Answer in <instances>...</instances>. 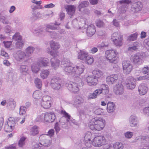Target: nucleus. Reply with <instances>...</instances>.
Returning <instances> with one entry per match:
<instances>
[{
  "label": "nucleus",
  "mask_w": 149,
  "mask_h": 149,
  "mask_svg": "<svg viewBox=\"0 0 149 149\" xmlns=\"http://www.w3.org/2000/svg\"><path fill=\"white\" fill-rule=\"evenodd\" d=\"M95 24L96 26L99 28L103 27L104 25L103 22L100 19L97 20L95 22Z\"/></svg>",
  "instance_id": "54"
},
{
  "label": "nucleus",
  "mask_w": 149,
  "mask_h": 149,
  "mask_svg": "<svg viewBox=\"0 0 149 149\" xmlns=\"http://www.w3.org/2000/svg\"><path fill=\"white\" fill-rule=\"evenodd\" d=\"M50 46L51 49L54 51L57 50L59 49L61 47L60 44L57 42H56L53 40L50 42ZM47 52L54 57H57L58 56V52L56 51H53L52 50H49V49H47Z\"/></svg>",
  "instance_id": "7"
},
{
  "label": "nucleus",
  "mask_w": 149,
  "mask_h": 149,
  "mask_svg": "<svg viewBox=\"0 0 149 149\" xmlns=\"http://www.w3.org/2000/svg\"><path fill=\"white\" fill-rule=\"evenodd\" d=\"M93 76L97 79L101 78L103 77V72L97 69H96L93 71Z\"/></svg>",
  "instance_id": "26"
},
{
  "label": "nucleus",
  "mask_w": 149,
  "mask_h": 149,
  "mask_svg": "<svg viewBox=\"0 0 149 149\" xmlns=\"http://www.w3.org/2000/svg\"><path fill=\"white\" fill-rule=\"evenodd\" d=\"M105 119L101 117H96L92 118L89 122L90 129L93 131H100L104 128L106 125Z\"/></svg>",
  "instance_id": "2"
},
{
  "label": "nucleus",
  "mask_w": 149,
  "mask_h": 149,
  "mask_svg": "<svg viewBox=\"0 0 149 149\" xmlns=\"http://www.w3.org/2000/svg\"><path fill=\"white\" fill-rule=\"evenodd\" d=\"M136 80L132 77H128L126 82V87L129 89H134L136 85Z\"/></svg>",
  "instance_id": "13"
},
{
  "label": "nucleus",
  "mask_w": 149,
  "mask_h": 149,
  "mask_svg": "<svg viewBox=\"0 0 149 149\" xmlns=\"http://www.w3.org/2000/svg\"><path fill=\"white\" fill-rule=\"evenodd\" d=\"M39 127L36 125H34L30 129V132L31 135L35 136L39 133Z\"/></svg>",
  "instance_id": "36"
},
{
  "label": "nucleus",
  "mask_w": 149,
  "mask_h": 149,
  "mask_svg": "<svg viewBox=\"0 0 149 149\" xmlns=\"http://www.w3.org/2000/svg\"><path fill=\"white\" fill-rule=\"evenodd\" d=\"M142 7V4L140 1H137L133 3L131 7V10L134 12H137L141 10Z\"/></svg>",
  "instance_id": "23"
},
{
  "label": "nucleus",
  "mask_w": 149,
  "mask_h": 149,
  "mask_svg": "<svg viewBox=\"0 0 149 149\" xmlns=\"http://www.w3.org/2000/svg\"><path fill=\"white\" fill-rule=\"evenodd\" d=\"M13 39L17 40L16 43V47L20 49H22L24 45V42L22 40V38H13Z\"/></svg>",
  "instance_id": "35"
},
{
  "label": "nucleus",
  "mask_w": 149,
  "mask_h": 149,
  "mask_svg": "<svg viewBox=\"0 0 149 149\" xmlns=\"http://www.w3.org/2000/svg\"><path fill=\"white\" fill-rule=\"evenodd\" d=\"M149 67L148 66H146L144 67L142 70L143 73L144 74H148L147 73L149 72Z\"/></svg>",
  "instance_id": "62"
},
{
  "label": "nucleus",
  "mask_w": 149,
  "mask_h": 149,
  "mask_svg": "<svg viewBox=\"0 0 149 149\" xmlns=\"http://www.w3.org/2000/svg\"><path fill=\"white\" fill-rule=\"evenodd\" d=\"M125 137L127 139H130L133 136V133L130 132H127L124 134Z\"/></svg>",
  "instance_id": "57"
},
{
  "label": "nucleus",
  "mask_w": 149,
  "mask_h": 149,
  "mask_svg": "<svg viewBox=\"0 0 149 149\" xmlns=\"http://www.w3.org/2000/svg\"><path fill=\"white\" fill-rule=\"evenodd\" d=\"M124 87L121 83L116 84L113 88V91L117 95H122L124 93Z\"/></svg>",
  "instance_id": "18"
},
{
  "label": "nucleus",
  "mask_w": 149,
  "mask_h": 149,
  "mask_svg": "<svg viewBox=\"0 0 149 149\" xmlns=\"http://www.w3.org/2000/svg\"><path fill=\"white\" fill-rule=\"evenodd\" d=\"M84 102V99L80 96H76L73 98V105L76 108L82 107Z\"/></svg>",
  "instance_id": "16"
},
{
  "label": "nucleus",
  "mask_w": 149,
  "mask_h": 149,
  "mask_svg": "<svg viewBox=\"0 0 149 149\" xmlns=\"http://www.w3.org/2000/svg\"><path fill=\"white\" fill-rule=\"evenodd\" d=\"M39 67L38 65V62L37 64H33L31 67L32 71L35 73H37L40 70Z\"/></svg>",
  "instance_id": "44"
},
{
  "label": "nucleus",
  "mask_w": 149,
  "mask_h": 149,
  "mask_svg": "<svg viewBox=\"0 0 149 149\" xmlns=\"http://www.w3.org/2000/svg\"><path fill=\"white\" fill-rule=\"evenodd\" d=\"M51 83L52 88L54 90H59L63 86L61 80L59 79H52Z\"/></svg>",
  "instance_id": "12"
},
{
  "label": "nucleus",
  "mask_w": 149,
  "mask_h": 149,
  "mask_svg": "<svg viewBox=\"0 0 149 149\" xmlns=\"http://www.w3.org/2000/svg\"><path fill=\"white\" fill-rule=\"evenodd\" d=\"M94 59L92 56L88 55L84 61L85 63L88 65H91L93 62Z\"/></svg>",
  "instance_id": "42"
},
{
  "label": "nucleus",
  "mask_w": 149,
  "mask_h": 149,
  "mask_svg": "<svg viewBox=\"0 0 149 149\" xmlns=\"http://www.w3.org/2000/svg\"><path fill=\"white\" fill-rule=\"evenodd\" d=\"M118 54V52L115 49L108 50L105 51L104 56L107 61L109 62L116 64L118 63L117 57Z\"/></svg>",
  "instance_id": "6"
},
{
  "label": "nucleus",
  "mask_w": 149,
  "mask_h": 149,
  "mask_svg": "<svg viewBox=\"0 0 149 149\" xmlns=\"http://www.w3.org/2000/svg\"><path fill=\"white\" fill-rule=\"evenodd\" d=\"M14 56L17 60H20L26 57L25 53L22 51H19L14 54Z\"/></svg>",
  "instance_id": "25"
},
{
  "label": "nucleus",
  "mask_w": 149,
  "mask_h": 149,
  "mask_svg": "<svg viewBox=\"0 0 149 149\" xmlns=\"http://www.w3.org/2000/svg\"><path fill=\"white\" fill-rule=\"evenodd\" d=\"M43 95L42 93L39 90L35 91L33 94V97L35 99H39Z\"/></svg>",
  "instance_id": "39"
},
{
  "label": "nucleus",
  "mask_w": 149,
  "mask_h": 149,
  "mask_svg": "<svg viewBox=\"0 0 149 149\" xmlns=\"http://www.w3.org/2000/svg\"><path fill=\"white\" fill-rule=\"evenodd\" d=\"M25 138L24 137H22L20 139L18 145L19 147H22L25 144Z\"/></svg>",
  "instance_id": "53"
},
{
  "label": "nucleus",
  "mask_w": 149,
  "mask_h": 149,
  "mask_svg": "<svg viewBox=\"0 0 149 149\" xmlns=\"http://www.w3.org/2000/svg\"><path fill=\"white\" fill-rule=\"evenodd\" d=\"M14 123L11 125L10 121L8 122L7 124H6L4 126L5 131L7 132H10L12 131L14 128Z\"/></svg>",
  "instance_id": "37"
},
{
  "label": "nucleus",
  "mask_w": 149,
  "mask_h": 149,
  "mask_svg": "<svg viewBox=\"0 0 149 149\" xmlns=\"http://www.w3.org/2000/svg\"><path fill=\"white\" fill-rule=\"evenodd\" d=\"M61 66L65 74L72 77L74 66L69 59L64 58L61 61Z\"/></svg>",
  "instance_id": "4"
},
{
  "label": "nucleus",
  "mask_w": 149,
  "mask_h": 149,
  "mask_svg": "<svg viewBox=\"0 0 149 149\" xmlns=\"http://www.w3.org/2000/svg\"><path fill=\"white\" fill-rule=\"evenodd\" d=\"M104 110L100 108L96 109L94 111L95 113L98 115H103Z\"/></svg>",
  "instance_id": "51"
},
{
  "label": "nucleus",
  "mask_w": 149,
  "mask_h": 149,
  "mask_svg": "<svg viewBox=\"0 0 149 149\" xmlns=\"http://www.w3.org/2000/svg\"><path fill=\"white\" fill-rule=\"evenodd\" d=\"M0 20L3 24H8L9 23V22L7 19L6 17L3 15L1 13H0Z\"/></svg>",
  "instance_id": "50"
},
{
  "label": "nucleus",
  "mask_w": 149,
  "mask_h": 149,
  "mask_svg": "<svg viewBox=\"0 0 149 149\" xmlns=\"http://www.w3.org/2000/svg\"><path fill=\"white\" fill-rule=\"evenodd\" d=\"M53 103L52 98L49 95H45L43 97L40 101V104L44 109H48Z\"/></svg>",
  "instance_id": "8"
},
{
  "label": "nucleus",
  "mask_w": 149,
  "mask_h": 149,
  "mask_svg": "<svg viewBox=\"0 0 149 149\" xmlns=\"http://www.w3.org/2000/svg\"><path fill=\"white\" fill-rule=\"evenodd\" d=\"M33 18L34 19L40 18L42 17V14L38 12L33 13Z\"/></svg>",
  "instance_id": "55"
},
{
  "label": "nucleus",
  "mask_w": 149,
  "mask_h": 149,
  "mask_svg": "<svg viewBox=\"0 0 149 149\" xmlns=\"http://www.w3.org/2000/svg\"><path fill=\"white\" fill-rule=\"evenodd\" d=\"M149 79V74L137 78L138 80H141L144 79Z\"/></svg>",
  "instance_id": "59"
},
{
  "label": "nucleus",
  "mask_w": 149,
  "mask_h": 149,
  "mask_svg": "<svg viewBox=\"0 0 149 149\" xmlns=\"http://www.w3.org/2000/svg\"><path fill=\"white\" fill-rule=\"evenodd\" d=\"M26 111V108L23 106L20 107L19 109V114L20 115H23L24 114Z\"/></svg>",
  "instance_id": "52"
},
{
  "label": "nucleus",
  "mask_w": 149,
  "mask_h": 149,
  "mask_svg": "<svg viewBox=\"0 0 149 149\" xmlns=\"http://www.w3.org/2000/svg\"><path fill=\"white\" fill-rule=\"evenodd\" d=\"M111 40H113V42L116 46H121L123 44V39L122 38H115L114 40L113 38H111Z\"/></svg>",
  "instance_id": "41"
},
{
  "label": "nucleus",
  "mask_w": 149,
  "mask_h": 149,
  "mask_svg": "<svg viewBox=\"0 0 149 149\" xmlns=\"http://www.w3.org/2000/svg\"><path fill=\"white\" fill-rule=\"evenodd\" d=\"M7 104L12 109H14L16 106V102L13 99H10L8 102L7 103Z\"/></svg>",
  "instance_id": "48"
},
{
  "label": "nucleus",
  "mask_w": 149,
  "mask_h": 149,
  "mask_svg": "<svg viewBox=\"0 0 149 149\" xmlns=\"http://www.w3.org/2000/svg\"><path fill=\"white\" fill-rule=\"evenodd\" d=\"M5 149H16V145L15 144H12L9 146L6 147Z\"/></svg>",
  "instance_id": "64"
},
{
  "label": "nucleus",
  "mask_w": 149,
  "mask_h": 149,
  "mask_svg": "<svg viewBox=\"0 0 149 149\" xmlns=\"http://www.w3.org/2000/svg\"><path fill=\"white\" fill-rule=\"evenodd\" d=\"M34 83L36 86L38 88L40 89L41 88L42 85V83L40 79L38 78H36L34 80Z\"/></svg>",
  "instance_id": "46"
},
{
  "label": "nucleus",
  "mask_w": 149,
  "mask_h": 149,
  "mask_svg": "<svg viewBox=\"0 0 149 149\" xmlns=\"http://www.w3.org/2000/svg\"><path fill=\"white\" fill-rule=\"evenodd\" d=\"M88 55V52L85 50H80L78 53V58L81 60L84 61Z\"/></svg>",
  "instance_id": "29"
},
{
  "label": "nucleus",
  "mask_w": 149,
  "mask_h": 149,
  "mask_svg": "<svg viewBox=\"0 0 149 149\" xmlns=\"http://www.w3.org/2000/svg\"><path fill=\"white\" fill-rule=\"evenodd\" d=\"M54 131L53 129H51L48 131V134H47V136L49 135L50 137L54 135Z\"/></svg>",
  "instance_id": "61"
},
{
  "label": "nucleus",
  "mask_w": 149,
  "mask_h": 149,
  "mask_svg": "<svg viewBox=\"0 0 149 149\" xmlns=\"http://www.w3.org/2000/svg\"><path fill=\"white\" fill-rule=\"evenodd\" d=\"M28 68L27 66L25 65H22L20 67V72L23 74L26 75L27 73Z\"/></svg>",
  "instance_id": "45"
},
{
  "label": "nucleus",
  "mask_w": 149,
  "mask_h": 149,
  "mask_svg": "<svg viewBox=\"0 0 149 149\" xmlns=\"http://www.w3.org/2000/svg\"><path fill=\"white\" fill-rule=\"evenodd\" d=\"M113 37H122L121 33L120 32H116L114 33L112 35Z\"/></svg>",
  "instance_id": "60"
},
{
  "label": "nucleus",
  "mask_w": 149,
  "mask_h": 149,
  "mask_svg": "<svg viewBox=\"0 0 149 149\" xmlns=\"http://www.w3.org/2000/svg\"><path fill=\"white\" fill-rule=\"evenodd\" d=\"M139 43L137 42H134L132 46L128 48V50L130 51H133L137 49V47L138 46Z\"/></svg>",
  "instance_id": "56"
},
{
  "label": "nucleus",
  "mask_w": 149,
  "mask_h": 149,
  "mask_svg": "<svg viewBox=\"0 0 149 149\" xmlns=\"http://www.w3.org/2000/svg\"><path fill=\"white\" fill-rule=\"evenodd\" d=\"M148 89V88L144 84H141L138 87V88L139 94L141 95H145Z\"/></svg>",
  "instance_id": "24"
},
{
  "label": "nucleus",
  "mask_w": 149,
  "mask_h": 149,
  "mask_svg": "<svg viewBox=\"0 0 149 149\" xmlns=\"http://www.w3.org/2000/svg\"><path fill=\"white\" fill-rule=\"evenodd\" d=\"M84 142L85 146L88 148L93 146L100 147L106 143V140L102 135H97L90 132H87L84 134Z\"/></svg>",
  "instance_id": "1"
},
{
  "label": "nucleus",
  "mask_w": 149,
  "mask_h": 149,
  "mask_svg": "<svg viewBox=\"0 0 149 149\" xmlns=\"http://www.w3.org/2000/svg\"><path fill=\"white\" fill-rule=\"evenodd\" d=\"M114 149H123L124 148L123 144L120 142H117L113 144Z\"/></svg>",
  "instance_id": "43"
},
{
  "label": "nucleus",
  "mask_w": 149,
  "mask_h": 149,
  "mask_svg": "<svg viewBox=\"0 0 149 149\" xmlns=\"http://www.w3.org/2000/svg\"><path fill=\"white\" fill-rule=\"evenodd\" d=\"M65 9L68 14L72 16L75 12L76 7L73 5H68Z\"/></svg>",
  "instance_id": "27"
},
{
  "label": "nucleus",
  "mask_w": 149,
  "mask_h": 149,
  "mask_svg": "<svg viewBox=\"0 0 149 149\" xmlns=\"http://www.w3.org/2000/svg\"><path fill=\"white\" fill-rule=\"evenodd\" d=\"M61 113L63 115V116L66 119V122L68 124L70 125H72V123L74 124H77V122L75 120L72 118L70 115L67 113L64 110H62L61 112Z\"/></svg>",
  "instance_id": "17"
},
{
  "label": "nucleus",
  "mask_w": 149,
  "mask_h": 149,
  "mask_svg": "<svg viewBox=\"0 0 149 149\" xmlns=\"http://www.w3.org/2000/svg\"><path fill=\"white\" fill-rule=\"evenodd\" d=\"M86 81L88 85L92 86H95L98 82V79L93 75L86 77Z\"/></svg>",
  "instance_id": "15"
},
{
  "label": "nucleus",
  "mask_w": 149,
  "mask_h": 149,
  "mask_svg": "<svg viewBox=\"0 0 149 149\" xmlns=\"http://www.w3.org/2000/svg\"><path fill=\"white\" fill-rule=\"evenodd\" d=\"M5 31L6 33H9L11 31V27L9 25H7L5 27Z\"/></svg>",
  "instance_id": "63"
},
{
  "label": "nucleus",
  "mask_w": 149,
  "mask_h": 149,
  "mask_svg": "<svg viewBox=\"0 0 149 149\" xmlns=\"http://www.w3.org/2000/svg\"><path fill=\"white\" fill-rule=\"evenodd\" d=\"M93 92L97 97L102 93L104 95L107 94L109 92V86L106 84H102L99 88L95 90Z\"/></svg>",
  "instance_id": "10"
},
{
  "label": "nucleus",
  "mask_w": 149,
  "mask_h": 149,
  "mask_svg": "<svg viewBox=\"0 0 149 149\" xmlns=\"http://www.w3.org/2000/svg\"><path fill=\"white\" fill-rule=\"evenodd\" d=\"M74 81L75 82L71 81L67 82L66 83L65 86L70 91L73 92H76L79 90L78 86H81L79 85V82Z\"/></svg>",
  "instance_id": "11"
},
{
  "label": "nucleus",
  "mask_w": 149,
  "mask_h": 149,
  "mask_svg": "<svg viewBox=\"0 0 149 149\" xmlns=\"http://www.w3.org/2000/svg\"><path fill=\"white\" fill-rule=\"evenodd\" d=\"M85 69V67L83 64H79L74 66L72 77L74 80L79 82V85L83 86L84 83L81 78L79 77L80 75L83 73Z\"/></svg>",
  "instance_id": "3"
},
{
  "label": "nucleus",
  "mask_w": 149,
  "mask_h": 149,
  "mask_svg": "<svg viewBox=\"0 0 149 149\" xmlns=\"http://www.w3.org/2000/svg\"><path fill=\"white\" fill-rule=\"evenodd\" d=\"M141 113L145 116L149 117V106L144 107L142 110Z\"/></svg>",
  "instance_id": "49"
},
{
  "label": "nucleus",
  "mask_w": 149,
  "mask_h": 149,
  "mask_svg": "<svg viewBox=\"0 0 149 149\" xmlns=\"http://www.w3.org/2000/svg\"><path fill=\"white\" fill-rule=\"evenodd\" d=\"M55 118V115L54 113L47 112L38 115L36 120L38 122L51 123L53 122Z\"/></svg>",
  "instance_id": "5"
},
{
  "label": "nucleus",
  "mask_w": 149,
  "mask_h": 149,
  "mask_svg": "<svg viewBox=\"0 0 149 149\" xmlns=\"http://www.w3.org/2000/svg\"><path fill=\"white\" fill-rule=\"evenodd\" d=\"M37 25H35L34 27L32 28V31L34 34L37 35H39L43 33V29L42 28H38L36 29L37 27Z\"/></svg>",
  "instance_id": "40"
},
{
  "label": "nucleus",
  "mask_w": 149,
  "mask_h": 149,
  "mask_svg": "<svg viewBox=\"0 0 149 149\" xmlns=\"http://www.w3.org/2000/svg\"><path fill=\"white\" fill-rule=\"evenodd\" d=\"M95 32V27L94 25L92 24L88 26L86 29V33L88 36L91 37Z\"/></svg>",
  "instance_id": "21"
},
{
  "label": "nucleus",
  "mask_w": 149,
  "mask_h": 149,
  "mask_svg": "<svg viewBox=\"0 0 149 149\" xmlns=\"http://www.w3.org/2000/svg\"><path fill=\"white\" fill-rule=\"evenodd\" d=\"M35 48L32 46H29L25 50V54L26 57H28L31 56Z\"/></svg>",
  "instance_id": "32"
},
{
  "label": "nucleus",
  "mask_w": 149,
  "mask_h": 149,
  "mask_svg": "<svg viewBox=\"0 0 149 149\" xmlns=\"http://www.w3.org/2000/svg\"><path fill=\"white\" fill-rule=\"evenodd\" d=\"M50 74V72L48 70H42L41 71L40 74L41 77L43 79H46Z\"/></svg>",
  "instance_id": "38"
},
{
  "label": "nucleus",
  "mask_w": 149,
  "mask_h": 149,
  "mask_svg": "<svg viewBox=\"0 0 149 149\" xmlns=\"http://www.w3.org/2000/svg\"><path fill=\"white\" fill-rule=\"evenodd\" d=\"M123 68L125 74H129L132 69V66L129 61H124L123 63Z\"/></svg>",
  "instance_id": "14"
},
{
  "label": "nucleus",
  "mask_w": 149,
  "mask_h": 149,
  "mask_svg": "<svg viewBox=\"0 0 149 149\" xmlns=\"http://www.w3.org/2000/svg\"><path fill=\"white\" fill-rule=\"evenodd\" d=\"M133 62L135 64H140L142 63V60L139 55L136 54L132 58Z\"/></svg>",
  "instance_id": "34"
},
{
  "label": "nucleus",
  "mask_w": 149,
  "mask_h": 149,
  "mask_svg": "<svg viewBox=\"0 0 149 149\" xmlns=\"http://www.w3.org/2000/svg\"><path fill=\"white\" fill-rule=\"evenodd\" d=\"M118 79L117 74H112L108 76L106 78V81L109 84H114Z\"/></svg>",
  "instance_id": "22"
},
{
  "label": "nucleus",
  "mask_w": 149,
  "mask_h": 149,
  "mask_svg": "<svg viewBox=\"0 0 149 149\" xmlns=\"http://www.w3.org/2000/svg\"><path fill=\"white\" fill-rule=\"evenodd\" d=\"M60 24L59 23H58L57 22H55L54 24H48L46 25V30L47 31H48V30L51 29L52 30H55L59 26Z\"/></svg>",
  "instance_id": "31"
},
{
  "label": "nucleus",
  "mask_w": 149,
  "mask_h": 149,
  "mask_svg": "<svg viewBox=\"0 0 149 149\" xmlns=\"http://www.w3.org/2000/svg\"><path fill=\"white\" fill-rule=\"evenodd\" d=\"M115 105L112 102H109L107 104V111L109 113L113 112L115 110Z\"/></svg>",
  "instance_id": "30"
},
{
  "label": "nucleus",
  "mask_w": 149,
  "mask_h": 149,
  "mask_svg": "<svg viewBox=\"0 0 149 149\" xmlns=\"http://www.w3.org/2000/svg\"><path fill=\"white\" fill-rule=\"evenodd\" d=\"M87 98L88 100H91L95 99L97 98L95 93L93 92L92 93H89L88 95L87 96Z\"/></svg>",
  "instance_id": "58"
},
{
  "label": "nucleus",
  "mask_w": 149,
  "mask_h": 149,
  "mask_svg": "<svg viewBox=\"0 0 149 149\" xmlns=\"http://www.w3.org/2000/svg\"><path fill=\"white\" fill-rule=\"evenodd\" d=\"M38 65L40 67H46L50 65L49 59L46 58L41 57L39 58Z\"/></svg>",
  "instance_id": "20"
},
{
  "label": "nucleus",
  "mask_w": 149,
  "mask_h": 149,
  "mask_svg": "<svg viewBox=\"0 0 149 149\" xmlns=\"http://www.w3.org/2000/svg\"><path fill=\"white\" fill-rule=\"evenodd\" d=\"M142 146H144L143 148H145L146 145L149 143V135L142 136L141 137Z\"/></svg>",
  "instance_id": "33"
},
{
  "label": "nucleus",
  "mask_w": 149,
  "mask_h": 149,
  "mask_svg": "<svg viewBox=\"0 0 149 149\" xmlns=\"http://www.w3.org/2000/svg\"><path fill=\"white\" fill-rule=\"evenodd\" d=\"M39 144L45 147H49L52 143V139L47 135L42 134L39 137Z\"/></svg>",
  "instance_id": "9"
},
{
  "label": "nucleus",
  "mask_w": 149,
  "mask_h": 149,
  "mask_svg": "<svg viewBox=\"0 0 149 149\" xmlns=\"http://www.w3.org/2000/svg\"><path fill=\"white\" fill-rule=\"evenodd\" d=\"M51 66L52 68L56 69L59 66L60 61L59 60L56 59L54 58H53L51 59Z\"/></svg>",
  "instance_id": "28"
},
{
  "label": "nucleus",
  "mask_w": 149,
  "mask_h": 149,
  "mask_svg": "<svg viewBox=\"0 0 149 149\" xmlns=\"http://www.w3.org/2000/svg\"><path fill=\"white\" fill-rule=\"evenodd\" d=\"M89 3L88 1H84L80 3L78 6L79 10L81 11L82 8H84L87 6L89 5Z\"/></svg>",
  "instance_id": "47"
},
{
  "label": "nucleus",
  "mask_w": 149,
  "mask_h": 149,
  "mask_svg": "<svg viewBox=\"0 0 149 149\" xmlns=\"http://www.w3.org/2000/svg\"><path fill=\"white\" fill-rule=\"evenodd\" d=\"M129 121L130 126L132 127H136L138 124V120L135 114L131 115L129 117Z\"/></svg>",
  "instance_id": "19"
}]
</instances>
